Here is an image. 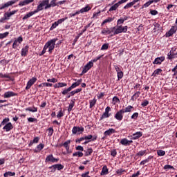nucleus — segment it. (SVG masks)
<instances>
[{"label":"nucleus","mask_w":177,"mask_h":177,"mask_svg":"<svg viewBox=\"0 0 177 177\" xmlns=\"http://www.w3.org/2000/svg\"><path fill=\"white\" fill-rule=\"evenodd\" d=\"M139 96H140V91H137L132 96L130 100H131L132 102H136V99H138V97H139Z\"/></svg>","instance_id":"4be33fe9"},{"label":"nucleus","mask_w":177,"mask_h":177,"mask_svg":"<svg viewBox=\"0 0 177 177\" xmlns=\"http://www.w3.org/2000/svg\"><path fill=\"white\" fill-rule=\"evenodd\" d=\"M57 0H51V1L49 3V0H43L41 3H43V6L44 7L45 10L48 9H50V8H55V6H57Z\"/></svg>","instance_id":"f257e3e1"},{"label":"nucleus","mask_w":177,"mask_h":177,"mask_svg":"<svg viewBox=\"0 0 177 177\" xmlns=\"http://www.w3.org/2000/svg\"><path fill=\"white\" fill-rule=\"evenodd\" d=\"M114 117L118 121H122V119L124 118V112L120 109L115 114Z\"/></svg>","instance_id":"9b49d317"},{"label":"nucleus","mask_w":177,"mask_h":177,"mask_svg":"<svg viewBox=\"0 0 177 177\" xmlns=\"http://www.w3.org/2000/svg\"><path fill=\"white\" fill-rule=\"evenodd\" d=\"M177 31V26H171L170 30L166 33L167 38H169V37H172L175 32Z\"/></svg>","instance_id":"9d476101"},{"label":"nucleus","mask_w":177,"mask_h":177,"mask_svg":"<svg viewBox=\"0 0 177 177\" xmlns=\"http://www.w3.org/2000/svg\"><path fill=\"white\" fill-rule=\"evenodd\" d=\"M15 96H17V93L13 91H7L4 93V95H3L4 99H9V97H13Z\"/></svg>","instance_id":"f8f14e48"},{"label":"nucleus","mask_w":177,"mask_h":177,"mask_svg":"<svg viewBox=\"0 0 177 177\" xmlns=\"http://www.w3.org/2000/svg\"><path fill=\"white\" fill-rule=\"evenodd\" d=\"M165 60V57L164 56L158 57L153 62V64H161V63H162V62H164Z\"/></svg>","instance_id":"dca6fc26"},{"label":"nucleus","mask_w":177,"mask_h":177,"mask_svg":"<svg viewBox=\"0 0 177 177\" xmlns=\"http://www.w3.org/2000/svg\"><path fill=\"white\" fill-rule=\"evenodd\" d=\"M124 22L123 18H120L117 21V26H121V24H124Z\"/></svg>","instance_id":"69168bd1"},{"label":"nucleus","mask_w":177,"mask_h":177,"mask_svg":"<svg viewBox=\"0 0 177 177\" xmlns=\"http://www.w3.org/2000/svg\"><path fill=\"white\" fill-rule=\"evenodd\" d=\"M70 143H71V140H68L64 144L59 145L60 147H62V146H64V147H65L66 153L68 154H70V153H71V151H70Z\"/></svg>","instance_id":"0eeeda50"},{"label":"nucleus","mask_w":177,"mask_h":177,"mask_svg":"<svg viewBox=\"0 0 177 177\" xmlns=\"http://www.w3.org/2000/svg\"><path fill=\"white\" fill-rule=\"evenodd\" d=\"M41 10H44V4L42 1L37 6V8L34 11H31L30 13L32 14V16H34L35 13H38V12H41Z\"/></svg>","instance_id":"4468645a"},{"label":"nucleus","mask_w":177,"mask_h":177,"mask_svg":"<svg viewBox=\"0 0 177 177\" xmlns=\"http://www.w3.org/2000/svg\"><path fill=\"white\" fill-rule=\"evenodd\" d=\"M164 169H175V167L171 165H166L163 167Z\"/></svg>","instance_id":"13d9d810"},{"label":"nucleus","mask_w":177,"mask_h":177,"mask_svg":"<svg viewBox=\"0 0 177 177\" xmlns=\"http://www.w3.org/2000/svg\"><path fill=\"white\" fill-rule=\"evenodd\" d=\"M81 176L82 177H91L89 176V171H86V173L82 174Z\"/></svg>","instance_id":"774afa93"},{"label":"nucleus","mask_w":177,"mask_h":177,"mask_svg":"<svg viewBox=\"0 0 177 177\" xmlns=\"http://www.w3.org/2000/svg\"><path fill=\"white\" fill-rule=\"evenodd\" d=\"M3 16H4L5 19H6V20H9V19H10V17L12 15H10V12H9V11H8L3 14Z\"/></svg>","instance_id":"3c124183"},{"label":"nucleus","mask_w":177,"mask_h":177,"mask_svg":"<svg viewBox=\"0 0 177 177\" xmlns=\"http://www.w3.org/2000/svg\"><path fill=\"white\" fill-rule=\"evenodd\" d=\"M56 41H57V39H53L47 41L44 45L47 49L48 48L49 53H52V52H53L55 46H56Z\"/></svg>","instance_id":"f03ea898"},{"label":"nucleus","mask_w":177,"mask_h":177,"mask_svg":"<svg viewBox=\"0 0 177 177\" xmlns=\"http://www.w3.org/2000/svg\"><path fill=\"white\" fill-rule=\"evenodd\" d=\"M147 150H142V151H140L137 153L136 156L138 157H143V156H146V154H147Z\"/></svg>","instance_id":"473e14b6"},{"label":"nucleus","mask_w":177,"mask_h":177,"mask_svg":"<svg viewBox=\"0 0 177 177\" xmlns=\"http://www.w3.org/2000/svg\"><path fill=\"white\" fill-rule=\"evenodd\" d=\"M111 21H114V17H108L105 20L103 21V22L101 24L102 27L104 26V24L107 23H111Z\"/></svg>","instance_id":"5701e85b"},{"label":"nucleus","mask_w":177,"mask_h":177,"mask_svg":"<svg viewBox=\"0 0 177 177\" xmlns=\"http://www.w3.org/2000/svg\"><path fill=\"white\" fill-rule=\"evenodd\" d=\"M10 121V119H9V118H4L0 124V128L2 127H5V125H6V124H8Z\"/></svg>","instance_id":"cd10ccee"},{"label":"nucleus","mask_w":177,"mask_h":177,"mask_svg":"<svg viewBox=\"0 0 177 177\" xmlns=\"http://www.w3.org/2000/svg\"><path fill=\"white\" fill-rule=\"evenodd\" d=\"M102 57H103V55H100L99 57L94 58L93 59L90 61V62H92L93 64V63H96V62H97V60H100V59H102Z\"/></svg>","instance_id":"864d4df0"},{"label":"nucleus","mask_w":177,"mask_h":177,"mask_svg":"<svg viewBox=\"0 0 177 177\" xmlns=\"http://www.w3.org/2000/svg\"><path fill=\"white\" fill-rule=\"evenodd\" d=\"M26 111H31V113H37V111H38V108L35 106H32V108L28 107L26 109Z\"/></svg>","instance_id":"72a5a7b5"},{"label":"nucleus","mask_w":177,"mask_h":177,"mask_svg":"<svg viewBox=\"0 0 177 177\" xmlns=\"http://www.w3.org/2000/svg\"><path fill=\"white\" fill-rule=\"evenodd\" d=\"M28 46H25L24 48H23L21 50V56H22L23 57H26V56H27L28 53Z\"/></svg>","instance_id":"a211bd4d"},{"label":"nucleus","mask_w":177,"mask_h":177,"mask_svg":"<svg viewBox=\"0 0 177 177\" xmlns=\"http://www.w3.org/2000/svg\"><path fill=\"white\" fill-rule=\"evenodd\" d=\"M91 7H89V6H86V7L82 8L80 10V13H84L85 12H89V10H91Z\"/></svg>","instance_id":"4c0bfd02"},{"label":"nucleus","mask_w":177,"mask_h":177,"mask_svg":"<svg viewBox=\"0 0 177 177\" xmlns=\"http://www.w3.org/2000/svg\"><path fill=\"white\" fill-rule=\"evenodd\" d=\"M120 145H122V146H128V140L127 138H123L120 142Z\"/></svg>","instance_id":"a19ab883"},{"label":"nucleus","mask_w":177,"mask_h":177,"mask_svg":"<svg viewBox=\"0 0 177 177\" xmlns=\"http://www.w3.org/2000/svg\"><path fill=\"white\" fill-rule=\"evenodd\" d=\"M23 42V37L20 36L17 39L14 41V43L12 44V48L13 49H17V47L19 46L20 44Z\"/></svg>","instance_id":"6e6552de"},{"label":"nucleus","mask_w":177,"mask_h":177,"mask_svg":"<svg viewBox=\"0 0 177 177\" xmlns=\"http://www.w3.org/2000/svg\"><path fill=\"white\" fill-rule=\"evenodd\" d=\"M15 175H16V173L12 171H7L3 174L4 177L15 176Z\"/></svg>","instance_id":"58836bf2"},{"label":"nucleus","mask_w":177,"mask_h":177,"mask_svg":"<svg viewBox=\"0 0 177 177\" xmlns=\"http://www.w3.org/2000/svg\"><path fill=\"white\" fill-rule=\"evenodd\" d=\"M96 102H97V100L96 99H93V100H91L89 101V103H90V109H92V107L95 106V105L96 104Z\"/></svg>","instance_id":"37998d69"},{"label":"nucleus","mask_w":177,"mask_h":177,"mask_svg":"<svg viewBox=\"0 0 177 177\" xmlns=\"http://www.w3.org/2000/svg\"><path fill=\"white\" fill-rule=\"evenodd\" d=\"M57 26H59L57 22V21L54 22L52 24L51 27L50 28V31H53V30H55V28H56V27H57Z\"/></svg>","instance_id":"5fc2aeb1"},{"label":"nucleus","mask_w":177,"mask_h":177,"mask_svg":"<svg viewBox=\"0 0 177 177\" xmlns=\"http://www.w3.org/2000/svg\"><path fill=\"white\" fill-rule=\"evenodd\" d=\"M138 117H139V113L136 112L131 115V120H137Z\"/></svg>","instance_id":"680f3d73"},{"label":"nucleus","mask_w":177,"mask_h":177,"mask_svg":"<svg viewBox=\"0 0 177 177\" xmlns=\"http://www.w3.org/2000/svg\"><path fill=\"white\" fill-rule=\"evenodd\" d=\"M162 73V69L157 68L153 72L151 77H157V75H160V74H161Z\"/></svg>","instance_id":"b1692460"},{"label":"nucleus","mask_w":177,"mask_h":177,"mask_svg":"<svg viewBox=\"0 0 177 177\" xmlns=\"http://www.w3.org/2000/svg\"><path fill=\"white\" fill-rule=\"evenodd\" d=\"M101 175H109V169L107 168V166L104 165L102 167Z\"/></svg>","instance_id":"2f4dec72"},{"label":"nucleus","mask_w":177,"mask_h":177,"mask_svg":"<svg viewBox=\"0 0 177 177\" xmlns=\"http://www.w3.org/2000/svg\"><path fill=\"white\" fill-rule=\"evenodd\" d=\"M121 66H118V65H114V68L116 71V73H121L122 71V70H121Z\"/></svg>","instance_id":"603ef678"},{"label":"nucleus","mask_w":177,"mask_h":177,"mask_svg":"<svg viewBox=\"0 0 177 177\" xmlns=\"http://www.w3.org/2000/svg\"><path fill=\"white\" fill-rule=\"evenodd\" d=\"M133 5H135L133 1L129 2L126 6H124L123 7V9H129V8H132V6H133Z\"/></svg>","instance_id":"ea45409f"},{"label":"nucleus","mask_w":177,"mask_h":177,"mask_svg":"<svg viewBox=\"0 0 177 177\" xmlns=\"http://www.w3.org/2000/svg\"><path fill=\"white\" fill-rule=\"evenodd\" d=\"M93 66V63L88 62L83 68L82 74H86L91 68H92V66Z\"/></svg>","instance_id":"1a4fd4ad"},{"label":"nucleus","mask_w":177,"mask_h":177,"mask_svg":"<svg viewBox=\"0 0 177 177\" xmlns=\"http://www.w3.org/2000/svg\"><path fill=\"white\" fill-rule=\"evenodd\" d=\"M38 142H39V137H35L33 140H30L28 147H31L34 143H38Z\"/></svg>","instance_id":"c85d7f7f"},{"label":"nucleus","mask_w":177,"mask_h":177,"mask_svg":"<svg viewBox=\"0 0 177 177\" xmlns=\"http://www.w3.org/2000/svg\"><path fill=\"white\" fill-rule=\"evenodd\" d=\"M142 136H143V133H142L141 131H137L136 133L131 136V139L132 140H136L137 139L142 138Z\"/></svg>","instance_id":"ddd939ff"},{"label":"nucleus","mask_w":177,"mask_h":177,"mask_svg":"<svg viewBox=\"0 0 177 177\" xmlns=\"http://www.w3.org/2000/svg\"><path fill=\"white\" fill-rule=\"evenodd\" d=\"M54 168H56L58 171H62L64 168V166L62 164H56L53 165Z\"/></svg>","instance_id":"f704fd0d"},{"label":"nucleus","mask_w":177,"mask_h":177,"mask_svg":"<svg viewBox=\"0 0 177 177\" xmlns=\"http://www.w3.org/2000/svg\"><path fill=\"white\" fill-rule=\"evenodd\" d=\"M121 110L122 111L124 114V113H131V111H132V110H133V106L129 105L126 108L122 109Z\"/></svg>","instance_id":"412c9836"},{"label":"nucleus","mask_w":177,"mask_h":177,"mask_svg":"<svg viewBox=\"0 0 177 177\" xmlns=\"http://www.w3.org/2000/svg\"><path fill=\"white\" fill-rule=\"evenodd\" d=\"M3 129L6 131V132H9L13 129V124H12V122H8L3 127Z\"/></svg>","instance_id":"f3484780"},{"label":"nucleus","mask_w":177,"mask_h":177,"mask_svg":"<svg viewBox=\"0 0 177 177\" xmlns=\"http://www.w3.org/2000/svg\"><path fill=\"white\" fill-rule=\"evenodd\" d=\"M77 86H80V84L76 82H74L72 84V85L69 87L71 88V91H73L75 88H77Z\"/></svg>","instance_id":"4d7b16f0"},{"label":"nucleus","mask_w":177,"mask_h":177,"mask_svg":"<svg viewBox=\"0 0 177 177\" xmlns=\"http://www.w3.org/2000/svg\"><path fill=\"white\" fill-rule=\"evenodd\" d=\"M151 3H153V1H151V0H149L142 6V8L143 9L144 8H149V6L151 5Z\"/></svg>","instance_id":"8fccbe9b"},{"label":"nucleus","mask_w":177,"mask_h":177,"mask_svg":"<svg viewBox=\"0 0 177 177\" xmlns=\"http://www.w3.org/2000/svg\"><path fill=\"white\" fill-rule=\"evenodd\" d=\"M59 161V159L53 157V154L48 155L46 158V162H57Z\"/></svg>","instance_id":"2eb2a0df"},{"label":"nucleus","mask_w":177,"mask_h":177,"mask_svg":"<svg viewBox=\"0 0 177 177\" xmlns=\"http://www.w3.org/2000/svg\"><path fill=\"white\" fill-rule=\"evenodd\" d=\"M34 2V0H24L22 1H20L19 3V6H26V5H30V3H32Z\"/></svg>","instance_id":"6ab92c4d"},{"label":"nucleus","mask_w":177,"mask_h":177,"mask_svg":"<svg viewBox=\"0 0 177 177\" xmlns=\"http://www.w3.org/2000/svg\"><path fill=\"white\" fill-rule=\"evenodd\" d=\"M175 56H176V54H174V52H172V50H171L167 54V59H169V60H172V59H175Z\"/></svg>","instance_id":"c756f323"},{"label":"nucleus","mask_w":177,"mask_h":177,"mask_svg":"<svg viewBox=\"0 0 177 177\" xmlns=\"http://www.w3.org/2000/svg\"><path fill=\"white\" fill-rule=\"evenodd\" d=\"M117 75H118V81H120L124 77V72H122V71L118 72Z\"/></svg>","instance_id":"a18cd8bd"},{"label":"nucleus","mask_w":177,"mask_h":177,"mask_svg":"<svg viewBox=\"0 0 177 177\" xmlns=\"http://www.w3.org/2000/svg\"><path fill=\"white\" fill-rule=\"evenodd\" d=\"M149 104V100H144L143 102L141 103L142 107H146Z\"/></svg>","instance_id":"bf43d9fd"},{"label":"nucleus","mask_w":177,"mask_h":177,"mask_svg":"<svg viewBox=\"0 0 177 177\" xmlns=\"http://www.w3.org/2000/svg\"><path fill=\"white\" fill-rule=\"evenodd\" d=\"M31 16H32V14L31 12H30L22 18V20H27V19H29V17H31Z\"/></svg>","instance_id":"6e6d98bb"},{"label":"nucleus","mask_w":177,"mask_h":177,"mask_svg":"<svg viewBox=\"0 0 177 177\" xmlns=\"http://www.w3.org/2000/svg\"><path fill=\"white\" fill-rule=\"evenodd\" d=\"M37 77H34L30 79L29 81L27 82L26 90L28 91V89H30L32 86V85H34L35 82H37Z\"/></svg>","instance_id":"423d86ee"},{"label":"nucleus","mask_w":177,"mask_h":177,"mask_svg":"<svg viewBox=\"0 0 177 177\" xmlns=\"http://www.w3.org/2000/svg\"><path fill=\"white\" fill-rule=\"evenodd\" d=\"M101 34L103 35H110V34H111V31H110V28H103L101 31Z\"/></svg>","instance_id":"393cba45"},{"label":"nucleus","mask_w":177,"mask_h":177,"mask_svg":"<svg viewBox=\"0 0 177 177\" xmlns=\"http://www.w3.org/2000/svg\"><path fill=\"white\" fill-rule=\"evenodd\" d=\"M111 156H112V157H115L117 156V150H115V149L111 150Z\"/></svg>","instance_id":"338daca9"},{"label":"nucleus","mask_w":177,"mask_h":177,"mask_svg":"<svg viewBox=\"0 0 177 177\" xmlns=\"http://www.w3.org/2000/svg\"><path fill=\"white\" fill-rule=\"evenodd\" d=\"M57 79L53 77L51 79H48L47 82H53V84H55V82H57Z\"/></svg>","instance_id":"e2e57ef3"},{"label":"nucleus","mask_w":177,"mask_h":177,"mask_svg":"<svg viewBox=\"0 0 177 177\" xmlns=\"http://www.w3.org/2000/svg\"><path fill=\"white\" fill-rule=\"evenodd\" d=\"M9 35V32H6L4 33H0V39H3V38H6Z\"/></svg>","instance_id":"09e8293b"},{"label":"nucleus","mask_w":177,"mask_h":177,"mask_svg":"<svg viewBox=\"0 0 177 177\" xmlns=\"http://www.w3.org/2000/svg\"><path fill=\"white\" fill-rule=\"evenodd\" d=\"M127 172V170L124 169H119L116 171V174L119 176L123 175L124 173Z\"/></svg>","instance_id":"79ce46f5"},{"label":"nucleus","mask_w":177,"mask_h":177,"mask_svg":"<svg viewBox=\"0 0 177 177\" xmlns=\"http://www.w3.org/2000/svg\"><path fill=\"white\" fill-rule=\"evenodd\" d=\"M67 19H68V17H65L64 18H62V19H58V20L57 21V24L58 26H59V24H62V23L66 21V20H67Z\"/></svg>","instance_id":"49530a36"},{"label":"nucleus","mask_w":177,"mask_h":177,"mask_svg":"<svg viewBox=\"0 0 177 177\" xmlns=\"http://www.w3.org/2000/svg\"><path fill=\"white\" fill-rule=\"evenodd\" d=\"M127 31H128L127 26H117V28H115V30L113 32V34L111 35V37H113V35H118V34H121L122 32H127Z\"/></svg>","instance_id":"7ed1b4c3"},{"label":"nucleus","mask_w":177,"mask_h":177,"mask_svg":"<svg viewBox=\"0 0 177 177\" xmlns=\"http://www.w3.org/2000/svg\"><path fill=\"white\" fill-rule=\"evenodd\" d=\"M19 0H12L8 1L0 7V10H3V9H5V8H9V6H12V5H15V3L19 2Z\"/></svg>","instance_id":"39448f33"},{"label":"nucleus","mask_w":177,"mask_h":177,"mask_svg":"<svg viewBox=\"0 0 177 177\" xmlns=\"http://www.w3.org/2000/svg\"><path fill=\"white\" fill-rule=\"evenodd\" d=\"M157 154L159 156V157H162L165 155V151L163 150H158Z\"/></svg>","instance_id":"de8ad7c7"},{"label":"nucleus","mask_w":177,"mask_h":177,"mask_svg":"<svg viewBox=\"0 0 177 177\" xmlns=\"http://www.w3.org/2000/svg\"><path fill=\"white\" fill-rule=\"evenodd\" d=\"M48 136H52V135H53L54 130L53 127L48 128Z\"/></svg>","instance_id":"0e129e2a"},{"label":"nucleus","mask_w":177,"mask_h":177,"mask_svg":"<svg viewBox=\"0 0 177 177\" xmlns=\"http://www.w3.org/2000/svg\"><path fill=\"white\" fill-rule=\"evenodd\" d=\"M44 147H45V145L41 143V144H39L37 146V149H35L34 150V153H38V151H41V150H42L44 149Z\"/></svg>","instance_id":"bb28decb"},{"label":"nucleus","mask_w":177,"mask_h":177,"mask_svg":"<svg viewBox=\"0 0 177 177\" xmlns=\"http://www.w3.org/2000/svg\"><path fill=\"white\" fill-rule=\"evenodd\" d=\"M110 115H111V113H108L107 112H104L100 117V121H102V120H104V118H109Z\"/></svg>","instance_id":"e433bc0d"},{"label":"nucleus","mask_w":177,"mask_h":177,"mask_svg":"<svg viewBox=\"0 0 177 177\" xmlns=\"http://www.w3.org/2000/svg\"><path fill=\"white\" fill-rule=\"evenodd\" d=\"M109 49V44H104L101 47V50H107Z\"/></svg>","instance_id":"052dcab7"},{"label":"nucleus","mask_w":177,"mask_h":177,"mask_svg":"<svg viewBox=\"0 0 177 177\" xmlns=\"http://www.w3.org/2000/svg\"><path fill=\"white\" fill-rule=\"evenodd\" d=\"M84 129L82 127H73V128L72 129V133H73V135H81V133H82V132H84Z\"/></svg>","instance_id":"20e7f679"},{"label":"nucleus","mask_w":177,"mask_h":177,"mask_svg":"<svg viewBox=\"0 0 177 177\" xmlns=\"http://www.w3.org/2000/svg\"><path fill=\"white\" fill-rule=\"evenodd\" d=\"M120 3L118 2L116 3H115L113 6H112L109 10V12H113V10H117V9H118V8L120 7Z\"/></svg>","instance_id":"a878e982"},{"label":"nucleus","mask_w":177,"mask_h":177,"mask_svg":"<svg viewBox=\"0 0 177 177\" xmlns=\"http://www.w3.org/2000/svg\"><path fill=\"white\" fill-rule=\"evenodd\" d=\"M68 92H71V89L70 87L68 88H64L63 91H62V94L64 95V96H66L68 93Z\"/></svg>","instance_id":"c03bdc74"},{"label":"nucleus","mask_w":177,"mask_h":177,"mask_svg":"<svg viewBox=\"0 0 177 177\" xmlns=\"http://www.w3.org/2000/svg\"><path fill=\"white\" fill-rule=\"evenodd\" d=\"M85 154V157H88V156H91V154H92V153H93V149H92V148H88L87 149V151H84Z\"/></svg>","instance_id":"c9c22d12"},{"label":"nucleus","mask_w":177,"mask_h":177,"mask_svg":"<svg viewBox=\"0 0 177 177\" xmlns=\"http://www.w3.org/2000/svg\"><path fill=\"white\" fill-rule=\"evenodd\" d=\"M115 132H117L115 131V129H109L104 131V136H110L113 135V133H115Z\"/></svg>","instance_id":"aec40b11"},{"label":"nucleus","mask_w":177,"mask_h":177,"mask_svg":"<svg viewBox=\"0 0 177 177\" xmlns=\"http://www.w3.org/2000/svg\"><path fill=\"white\" fill-rule=\"evenodd\" d=\"M71 102L68 107V113H71V111L73 110V108L74 107L75 104V100H72Z\"/></svg>","instance_id":"7c9ffc66"}]
</instances>
